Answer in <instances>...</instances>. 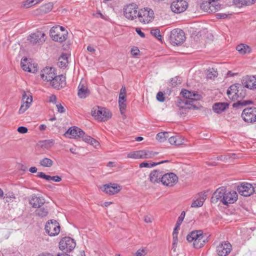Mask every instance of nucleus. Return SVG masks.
Returning <instances> with one entry per match:
<instances>
[{"label":"nucleus","instance_id":"7","mask_svg":"<svg viewBox=\"0 0 256 256\" xmlns=\"http://www.w3.org/2000/svg\"><path fill=\"white\" fill-rule=\"evenodd\" d=\"M138 6L135 4H130L126 5L124 8V16L128 20H132L138 16Z\"/></svg>","mask_w":256,"mask_h":256},{"label":"nucleus","instance_id":"52","mask_svg":"<svg viewBox=\"0 0 256 256\" xmlns=\"http://www.w3.org/2000/svg\"><path fill=\"white\" fill-rule=\"evenodd\" d=\"M156 100L160 102H164L165 100L164 94L162 92H158L156 94Z\"/></svg>","mask_w":256,"mask_h":256},{"label":"nucleus","instance_id":"58","mask_svg":"<svg viewBox=\"0 0 256 256\" xmlns=\"http://www.w3.org/2000/svg\"><path fill=\"white\" fill-rule=\"evenodd\" d=\"M56 106L58 108V112L60 113H64L65 112V108L60 104H56Z\"/></svg>","mask_w":256,"mask_h":256},{"label":"nucleus","instance_id":"26","mask_svg":"<svg viewBox=\"0 0 256 256\" xmlns=\"http://www.w3.org/2000/svg\"><path fill=\"white\" fill-rule=\"evenodd\" d=\"M28 61V60L26 58H22L20 64L22 70L28 72L34 73L37 71V66H34L32 68H30V62Z\"/></svg>","mask_w":256,"mask_h":256},{"label":"nucleus","instance_id":"41","mask_svg":"<svg viewBox=\"0 0 256 256\" xmlns=\"http://www.w3.org/2000/svg\"><path fill=\"white\" fill-rule=\"evenodd\" d=\"M2 198L4 201L6 202H12L14 199L16 198L14 192H10L6 193L5 194H4V196Z\"/></svg>","mask_w":256,"mask_h":256},{"label":"nucleus","instance_id":"39","mask_svg":"<svg viewBox=\"0 0 256 256\" xmlns=\"http://www.w3.org/2000/svg\"><path fill=\"white\" fill-rule=\"evenodd\" d=\"M42 0H26V1L23 2L22 6L24 8H28L32 6L41 2Z\"/></svg>","mask_w":256,"mask_h":256},{"label":"nucleus","instance_id":"61","mask_svg":"<svg viewBox=\"0 0 256 256\" xmlns=\"http://www.w3.org/2000/svg\"><path fill=\"white\" fill-rule=\"evenodd\" d=\"M50 102H52L53 104H56V97L55 95L52 94L49 98L48 100Z\"/></svg>","mask_w":256,"mask_h":256},{"label":"nucleus","instance_id":"51","mask_svg":"<svg viewBox=\"0 0 256 256\" xmlns=\"http://www.w3.org/2000/svg\"><path fill=\"white\" fill-rule=\"evenodd\" d=\"M126 88H125V86H122L120 90L118 99H121V100L126 99Z\"/></svg>","mask_w":256,"mask_h":256},{"label":"nucleus","instance_id":"37","mask_svg":"<svg viewBox=\"0 0 256 256\" xmlns=\"http://www.w3.org/2000/svg\"><path fill=\"white\" fill-rule=\"evenodd\" d=\"M236 50L241 54H244L250 52V48L244 44H238L236 47Z\"/></svg>","mask_w":256,"mask_h":256},{"label":"nucleus","instance_id":"17","mask_svg":"<svg viewBox=\"0 0 256 256\" xmlns=\"http://www.w3.org/2000/svg\"><path fill=\"white\" fill-rule=\"evenodd\" d=\"M100 189L106 194L112 195L118 193L121 190V187L116 184L110 183L103 185Z\"/></svg>","mask_w":256,"mask_h":256},{"label":"nucleus","instance_id":"29","mask_svg":"<svg viewBox=\"0 0 256 256\" xmlns=\"http://www.w3.org/2000/svg\"><path fill=\"white\" fill-rule=\"evenodd\" d=\"M228 107V104L226 102H217L213 105L212 110L216 114H221Z\"/></svg>","mask_w":256,"mask_h":256},{"label":"nucleus","instance_id":"32","mask_svg":"<svg viewBox=\"0 0 256 256\" xmlns=\"http://www.w3.org/2000/svg\"><path fill=\"white\" fill-rule=\"evenodd\" d=\"M239 84H232L230 86L227 90L226 94L229 98L232 100H234V98L232 96H234V94L235 93H237L236 91L238 90V85H239Z\"/></svg>","mask_w":256,"mask_h":256},{"label":"nucleus","instance_id":"40","mask_svg":"<svg viewBox=\"0 0 256 256\" xmlns=\"http://www.w3.org/2000/svg\"><path fill=\"white\" fill-rule=\"evenodd\" d=\"M53 4L52 2H48L42 6L40 7V10L44 13H48L52 10L53 8Z\"/></svg>","mask_w":256,"mask_h":256},{"label":"nucleus","instance_id":"12","mask_svg":"<svg viewBox=\"0 0 256 256\" xmlns=\"http://www.w3.org/2000/svg\"><path fill=\"white\" fill-rule=\"evenodd\" d=\"M58 28H50V34L52 40L59 42H62L65 41L68 38V32L58 31Z\"/></svg>","mask_w":256,"mask_h":256},{"label":"nucleus","instance_id":"20","mask_svg":"<svg viewBox=\"0 0 256 256\" xmlns=\"http://www.w3.org/2000/svg\"><path fill=\"white\" fill-rule=\"evenodd\" d=\"M84 134V132L76 126L70 128L64 135L70 138H76Z\"/></svg>","mask_w":256,"mask_h":256},{"label":"nucleus","instance_id":"9","mask_svg":"<svg viewBox=\"0 0 256 256\" xmlns=\"http://www.w3.org/2000/svg\"><path fill=\"white\" fill-rule=\"evenodd\" d=\"M76 246L74 239L70 237L63 238L59 242V248L60 250L66 252H70Z\"/></svg>","mask_w":256,"mask_h":256},{"label":"nucleus","instance_id":"1","mask_svg":"<svg viewBox=\"0 0 256 256\" xmlns=\"http://www.w3.org/2000/svg\"><path fill=\"white\" fill-rule=\"evenodd\" d=\"M238 200V194L234 190L228 191L224 187H220L216 189L211 198L212 203L218 202L224 205L234 204Z\"/></svg>","mask_w":256,"mask_h":256},{"label":"nucleus","instance_id":"27","mask_svg":"<svg viewBox=\"0 0 256 256\" xmlns=\"http://www.w3.org/2000/svg\"><path fill=\"white\" fill-rule=\"evenodd\" d=\"M237 93H235L234 96H232L234 100L240 99H243L246 95V88L242 84H239L238 85V90L236 91Z\"/></svg>","mask_w":256,"mask_h":256},{"label":"nucleus","instance_id":"31","mask_svg":"<svg viewBox=\"0 0 256 256\" xmlns=\"http://www.w3.org/2000/svg\"><path fill=\"white\" fill-rule=\"evenodd\" d=\"M169 142L174 146H180L184 143V139L179 136H171L168 138Z\"/></svg>","mask_w":256,"mask_h":256},{"label":"nucleus","instance_id":"6","mask_svg":"<svg viewBox=\"0 0 256 256\" xmlns=\"http://www.w3.org/2000/svg\"><path fill=\"white\" fill-rule=\"evenodd\" d=\"M138 18L139 21L144 24L152 22L154 18V11L148 8H144L138 10Z\"/></svg>","mask_w":256,"mask_h":256},{"label":"nucleus","instance_id":"57","mask_svg":"<svg viewBox=\"0 0 256 256\" xmlns=\"http://www.w3.org/2000/svg\"><path fill=\"white\" fill-rule=\"evenodd\" d=\"M201 97L202 96L200 95L192 92V100H194V104L196 100H200V99Z\"/></svg>","mask_w":256,"mask_h":256},{"label":"nucleus","instance_id":"56","mask_svg":"<svg viewBox=\"0 0 256 256\" xmlns=\"http://www.w3.org/2000/svg\"><path fill=\"white\" fill-rule=\"evenodd\" d=\"M131 54L134 56H137L140 52V50L136 47H134L130 50Z\"/></svg>","mask_w":256,"mask_h":256},{"label":"nucleus","instance_id":"36","mask_svg":"<svg viewBox=\"0 0 256 256\" xmlns=\"http://www.w3.org/2000/svg\"><path fill=\"white\" fill-rule=\"evenodd\" d=\"M256 0H234V3L238 7L242 6H250L253 4Z\"/></svg>","mask_w":256,"mask_h":256},{"label":"nucleus","instance_id":"15","mask_svg":"<svg viewBox=\"0 0 256 256\" xmlns=\"http://www.w3.org/2000/svg\"><path fill=\"white\" fill-rule=\"evenodd\" d=\"M232 250V245L228 242H224L216 248V252L220 256H226Z\"/></svg>","mask_w":256,"mask_h":256},{"label":"nucleus","instance_id":"10","mask_svg":"<svg viewBox=\"0 0 256 256\" xmlns=\"http://www.w3.org/2000/svg\"><path fill=\"white\" fill-rule=\"evenodd\" d=\"M242 120L248 123L256 122V107H250L244 108L241 114Z\"/></svg>","mask_w":256,"mask_h":256},{"label":"nucleus","instance_id":"44","mask_svg":"<svg viewBox=\"0 0 256 256\" xmlns=\"http://www.w3.org/2000/svg\"><path fill=\"white\" fill-rule=\"evenodd\" d=\"M141 150L130 152L127 155L128 158L138 159L141 158Z\"/></svg>","mask_w":256,"mask_h":256},{"label":"nucleus","instance_id":"14","mask_svg":"<svg viewBox=\"0 0 256 256\" xmlns=\"http://www.w3.org/2000/svg\"><path fill=\"white\" fill-rule=\"evenodd\" d=\"M188 2L186 1L177 0L172 3L170 8L174 13L179 14L185 11L188 8Z\"/></svg>","mask_w":256,"mask_h":256},{"label":"nucleus","instance_id":"63","mask_svg":"<svg viewBox=\"0 0 256 256\" xmlns=\"http://www.w3.org/2000/svg\"><path fill=\"white\" fill-rule=\"evenodd\" d=\"M228 15L226 14H216V18H227Z\"/></svg>","mask_w":256,"mask_h":256},{"label":"nucleus","instance_id":"46","mask_svg":"<svg viewBox=\"0 0 256 256\" xmlns=\"http://www.w3.org/2000/svg\"><path fill=\"white\" fill-rule=\"evenodd\" d=\"M206 76L208 78L210 79L214 78L218 76L217 71L214 68H208L206 71Z\"/></svg>","mask_w":256,"mask_h":256},{"label":"nucleus","instance_id":"54","mask_svg":"<svg viewBox=\"0 0 256 256\" xmlns=\"http://www.w3.org/2000/svg\"><path fill=\"white\" fill-rule=\"evenodd\" d=\"M80 138H82V140L84 141L85 142H88V143H89L90 142V141L91 140H92V137H91L89 136L86 135L84 132V134L80 136Z\"/></svg>","mask_w":256,"mask_h":256},{"label":"nucleus","instance_id":"53","mask_svg":"<svg viewBox=\"0 0 256 256\" xmlns=\"http://www.w3.org/2000/svg\"><path fill=\"white\" fill-rule=\"evenodd\" d=\"M185 215H186V212L184 211H182L181 214H180V215L179 216V217L178 218V219L177 220V222L176 223L178 224H178H181L182 221L184 220V219L185 217Z\"/></svg>","mask_w":256,"mask_h":256},{"label":"nucleus","instance_id":"48","mask_svg":"<svg viewBox=\"0 0 256 256\" xmlns=\"http://www.w3.org/2000/svg\"><path fill=\"white\" fill-rule=\"evenodd\" d=\"M150 33L152 36H154L158 40H162V36L160 34V31L158 28H156L151 30Z\"/></svg>","mask_w":256,"mask_h":256},{"label":"nucleus","instance_id":"47","mask_svg":"<svg viewBox=\"0 0 256 256\" xmlns=\"http://www.w3.org/2000/svg\"><path fill=\"white\" fill-rule=\"evenodd\" d=\"M126 98L124 100L118 99V104L120 113L122 114L126 110Z\"/></svg>","mask_w":256,"mask_h":256},{"label":"nucleus","instance_id":"8","mask_svg":"<svg viewBox=\"0 0 256 256\" xmlns=\"http://www.w3.org/2000/svg\"><path fill=\"white\" fill-rule=\"evenodd\" d=\"M44 230L50 236H57L60 232V224L56 220H51L46 223Z\"/></svg>","mask_w":256,"mask_h":256},{"label":"nucleus","instance_id":"49","mask_svg":"<svg viewBox=\"0 0 256 256\" xmlns=\"http://www.w3.org/2000/svg\"><path fill=\"white\" fill-rule=\"evenodd\" d=\"M157 166V163L150 162H144L140 164V167L142 168H152L154 166Z\"/></svg>","mask_w":256,"mask_h":256},{"label":"nucleus","instance_id":"62","mask_svg":"<svg viewBox=\"0 0 256 256\" xmlns=\"http://www.w3.org/2000/svg\"><path fill=\"white\" fill-rule=\"evenodd\" d=\"M136 33L140 36L142 38H144L145 37V34L141 30L140 28H136Z\"/></svg>","mask_w":256,"mask_h":256},{"label":"nucleus","instance_id":"55","mask_svg":"<svg viewBox=\"0 0 256 256\" xmlns=\"http://www.w3.org/2000/svg\"><path fill=\"white\" fill-rule=\"evenodd\" d=\"M17 130L19 133L26 134L28 131V129L25 126H20L18 128Z\"/></svg>","mask_w":256,"mask_h":256},{"label":"nucleus","instance_id":"33","mask_svg":"<svg viewBox=\"0 0 256 256\" xmlns=\"http://www.w3.org/2000/svg\"><path fill=\"white\" fill-rule=\"evenodd\" d=\"M158 154V152L148 150H141V158L147 159L152 158Z\"/></svg>","mask_w":256,"mask_h":256},{"label":"nucleus","instance_id":"60","mask_svg":"<svg viewBox=\"0 0 256 256\" xmlns=\"http://www.w3.org/2000/svg\"><path fill=\"white\" fill-rule=\"evenodd\" d=\"M146 254V252L144 249H140L136 253V256H144Z\"/></svg>","mask_w":256,"mask_h":256},{"label":"nucleus","instance_id":"42","mask_svg":"<svg viewBox=\"0 0 256 256\" xmlns=\"http://www.w3.org/2000/svg\"><path fill=\"white\" fill-rule=\"evenodd\" d=\"M54 144V140H48L40 142L39 144L42 148H44L48 149L53 145Z\"/></svg>","mask_w":256,"mask_h":256},{"label":"nucleus","instance_id":"16","mask_svg":"<svg viewBox=\"0 0 256 256\" xmlns=\"http://www.w3.org/2000/svg\"><path fill=\"white\" fill-rule=\"evenodd\" d=\"M32 100V96L30 94L28 96L26 92H24L22 96V104L18 110L20 114H23L30 106Z\"/></svg>","mask_w":256,"mask_h":256},{"label":"nucleus","instance_id":"43","mask_svg":"<svg viewBox=\"0 0 256 256\" xmlns=\"http://www.w3.org/2000/svg\"><path fill=\"white\" fill-rule=\"evenodd\" d=\"M39 208L36 210V214L40 217H44L48 213V210L45 208Z\"/></svg>","mask_w":256,"mask_h":256},{"label":"nucleus","instance_id":"18","mask_svg":"<svg viewBox=\"0 0 256 256\" xmlns=\"http://www.w3.org/2000/svg\"><path fill=\"white\" fill-rule=\"evenodd\" d=\"M56 76L53 67H46L41 71L40 76L44 80L51 81Z\"/></svg>","mask_w":256,"mask_h":256},{"label":"nucleus","instance_id":"45","mask_svg":"<svg viewBox=\"0 0 256 256\" xmlns=\"http://www.w3.org/2000/svg\"><path fill=\"white\" fill-rule=\"evenodd\" d=\"M168 137V133L167 132H161L156 136V138L160 142H164Z\"/></svg>","mask_w":256,"mask_h":256},{"label":"nucleus","instance_id":"25","mask_svg":"<svg viewBox=\"0 0 256 256\" xmlns=\"http://www.w3.org/2000/svg\"><path fill=\"white\" fill-rule=\"evenodd\" d=\"M163 172L160 170H154L150 174V180L151 182L156 183L162 182Z\"/></svg>","mask_w":256,"mask_h":256},{"label":"nucleus","instance_id":"2","mask_svg":"<svg viewBox=\"0 0 256 256\" xmlns=\"http://www.w3.org/2000/svg\"><path fill=\"white\" fill-rule=\"evenodd\" d=\"M204 238L203 232L202 230H194L190 232L186 236V240L189 242H194L193 246L196 248L202 247L205 240H202Z\"/></svg>","mask_w":256,"mask_h":256},{"label":"nucleus","instance_id":"19","mask_svg":"<svg viewBox=\"0 0 256 256\" xmlns=\"http://www.w3.org/2000/svg\"><path fill=\"white\" fill-rule=\"evenodd\" d=\"M50 84L53 88L60 90L66 86V77L62 74L56 76L50 81Z\"/></svg>","mask_w":256,"mask_h":256},{"label":"nucleus","instance_id":"24","mask_svg":"<svg viewBox=\"0 0 256 256\" xmlns=\"http://www.w3.org/2000/svg\"><path fill=\"white\" fill-rule=\"evenodd\" d=\"M44 36V33L38 31L30 35L28 39L31 44H34L44 41V38L42 39Z\"/></svg>","mask_w":256,"mask_h":256},{"label":"nucleus","instance_id":"23","mask_svg":"<svg viewBox=\"0 0 256 256\" xmlns=\"http://www.w3.org/2000/svg\"><path fill=\"white\" fill-rule=\"evenodd\" d=\"M45 202V200L42 196L33 194L30 200V204L33 208H38L42 206Z\"/></svg>","mask_w":256,"mask_h":256},{"label":"nucleus","instance_id":"4","mask_svg":"<svg viewBox=\"0 0 256 256\" xmlns=\"http://www.w3.org/2000/svg\"><path fill=\"white\" fill-rule=\"evenodd\" d=\"M180 94L184 98L180 100V102H179L180 106L188 109L192 108L196 109L198 108L194 104V100H192V92L184 89L182 90Z\"/></svg>","mask_w":256,"mask_h":256},{"label":"nucleus","instance_id":"64","mask_svg":"<svg viewBox=\"0 0 256 256\" xmlns=\"http://www.w3.org/2000/svg\"><path fill=\"white\" fill-rule=\"evenodd\" d=\"M177 78L176 77L170 80V84L173 86H176L177 85Z\"/></svg>","mask_w":256,"mask_h":256},{"label":"nucleus","instance_id":"11","mask_svg":"<svg viewBox=\"0 0 256 256\" xmlns=\"http://www.w3.org/2000/svg\"><path fill=\"white\" fill-rule=\"evenodd\" d=\"M237 190L240 195L244 196H249L254 192L253 184L248 182H243L238 186Z\"/></svg>","mask_w":256,"mask_h":256},{"label":"nucleus","instance_id":"34","mask_svg":"<svg viewBox=\"0 0 256 256\" xmlns=\"http://www.w3.org/2000/svg\"><path fill=\"white\" fill-rule=\"evenodd\" d=\"M252 103L253 102L251 100H238L237 102L234 103L232 106L237 108H242L243 106H246L250 104H252Z\"/></svg>","mask_w":256,"mask_h":256},{"label":"nucleus","instance_id":"50","mask_svg":"<svg viewBox=\"0 0 256 256\" xmlns=\"http://www.w3.org/2000/svg\"><path fill=\"white\" fill-rule=\"evenodd\" d=\"M210 2H203L200 5V8L206 12H212V10L210 9Z\"/></svg>","mask_w":256,"mask_h":256},{"label":"nucleus","instance_id":"22","mask_svg":"<svg viewBox=\"0 0 256 256\" xmlns=\"http://www.w3.org/2000/svg\"><path fill=\"white\" fill-rule=\"evenodd\" d=\"M242 84L246 88L250 90L256 88V76H246L242 80Z\"/></svg>","mask_w":256,"mask_h":256},{"label":"nucleus","instance_id":"21","mask_svg":"<svg viewBox=\"0 0 256 256\" xmlns=\"http://www.w3.org/2000/svg\"><path fill=\"white\" fill-rule=\"evenodd\" d=\"M207 194L206 192L199 193L194 197L191 204L192 208H198L203 205Z\"/></svg>","mask_w":256,"mask_h":256},{"label":"nucleus","instance_id":"28","mask_svg":"<svg viewBox=\"0 0 256 256\" xmlns=\"http://www.w3.org/2000/svg\"><path fill=\"white\" fill-rule=\"evenodd\" d=\"M90 94V90L86 86L80 82L78 86V97L80 98H85L89 96Z\"/></svg>","mask_w":256,"mask_h":256},{"label":"nucleus","instance_id":"3","mask_svg":"<svg viewBox=\"0 0 256 256\" xmlns=\"http://www.w3.org/2000/svg\"><path fill=\"white\" fill-rule=\"evenodd\" d=\"M92 115L94 118L102 122H105L110 118L112 113L106 108L97 106L92 110Z\"/></svg>","mask_w":256,"mask_h":256},{"label":"nucleus","instance_id":"35","mask_svg":"<svg viewBox=\"0 0 256 256\" xmlns=\"http://www.w3.org/2000/svg\"><path fill=\"white\" fill-rule=\"evenodd\" d=\"M68 57L66 54H62L58 58V66L61 68H66L68 64Z\"/></svg>","mask_w":256,"mask_h":256},{"label":"nucleus","instance_id":"5","mask_svg":"<svg viewBox=\"0 0 256 256\" xmlns=\"http://www.w3.org/2000/svg\"><path fill=\"white\" fill-rule=\"evenodd\" d=\"M186 37L184 32L180 29H174L171 32L170 36V43L174 46L182 44L185 40Z\"/></svg>","mask_w":256,"mask_h":256},{"label":"nucleus","instance_id":"30","mask_svg":"<svg viewBox=\"0 0 256 256\" xmlns=\"http://www.w3.org/2000/svg\"><path fill=\"white\" fill-rule=\"evenodd\" d=\"M36 176L46 180L48 181L52 180L55 182H60L62 180V178L58 176H50L46 175L43 172H38Z\"/></svg>","mask_w":256,"mask_h":256},{"label":"nucleus","instance_id":"38","mask_svg":"<svg viewBox=\"0 0 256 256\" xmlns=\"http://www.w3.org/2000/svg\"><path fill=\"white\" fill-rule=\"evenodd\" d=\"M40 164L43 167L50 168L54 164V162L50 158H44L40 160Z\"/></svg>","mask_w":256,"mask_h":256},{"label":"nucleus","instance_id":"13","mask_svg":"<svg viewBox=\"0 0 256 256\" xmlns=\"http://www.w3.org/2000/svg\"><path fill=\"white\" fill-rule=\"evenodd\" d=\"M161 178L162 184L166 186H172L178 182V176L173 172L164 174Z\"/></svg>","mask_w":256,"mask_h":256},{"label":"nucleus","instance_id":"59","mask_svg":"<svg viewBox=\"0 0 256 256\" xmlns=\"http://www.w3.org/2000/svg\"><path fill=\"white\" fill-rule=\"evenodd\" d=\"M89 143L91 145L93 146L95 148H97V147L100 145L99 142L92 138V140H91Z\"/></svg>","mask_w":256,"mask_h":256}]
</instances>
